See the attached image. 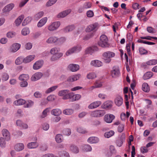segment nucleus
Masks as SVG:
<instances>
[{
    "mask_svg": "<svg viewBox=\"0 0 157 157\" xmlns=\"http://www.w3.org/2000/svg\"><path fill=\"white\" fill-rule=\"evenodd\" d=\"M68 90H63L59 91L58 94L60 97H63L64 98H80L81 96L79 94H74L73 92L70 93Z\"/></svg>",
    "mask_w": 157,
    "mask_h": 157,
    "instance_id": "nucleus-1",
    "label": "nucleus"
},
{
    "mask_svg": "<svg viewBox=\"0 0 157 157\" xmlns=\"http://www.w3.org/2000/svg\"><path fill=\"white\" fill-rule=\"evenodd\" d=\"M108 41L107 37L105 35H102L100 37L98 44L102 48L109 47V44Z\"/></svg>",
    "mask_w": 157,
    "mask_h": 157,
    "instance_id": "nucleus-2",
    "label": "nucleus"
},
{
    "mask_svg": "<svg viewBox=\"0 0 157 157\" xmlns=\"http://www.w3.org/2000/svg\"><path fill=\"white\" fill-rule=\"evenodd\" d=\"M115 55V53L112 52L108 51L104 52L102 54L104 62L106 63H109L111 60V58L114 57Z\"/></svg>",
    "mask_w": 157,
    "mask_h": 157,
    "instance_id": "nucleus-3",
    "label": "nucleus"
},
{
    "mask_svg": "<svg viewBox=\"0 0 157 157\" xmlns=\"http://www.w3.org/2000/svg\"><path fill=\"white\" fill-rule=\"evenodd\" d=\"M82 47L81 45L78 44L68 50L66 53V55L68 56L75 52H78L82 50Z\"/></svg>",
    "mask_w": 157,
    "mask_h": 157,
    "instance_id": "nucleus-4",
    "label": "nucleus"
},
{
    "mask_svg": "<svg viewBox=\"0 0 157 157\" xmlns=\"http://www.w3.org/2000/svg\"><path fill=\"white\" fill-rule=\"evenodd\" d=\"M105 113L104 110H96L91 112L90 115L93 117H98L103 116Z\"/></svg>",
    "mask_w": 157,
    "mask_h": 157,
    "instance_id": "nucleus-5",
    "label": "nucleus"
},
{
    "mask_svg": "<svg viewBox=\"0 0 157 157\" xmlns=\"http://www.w3.org/2000/svg\"><path fill=\"white\" fill-rule=\"evenodd\" d=\"M60 23L59 21L55 22L50 25L48 27V29L51 31H54L57 29L60 26Z\"/></svg>",
    "mask_w": 157,
    "mask_h": 157,
    "instance_id": "nucleus-6",
    "label": "nucleus"
},
{
    "mask_svg": "<svg viewBox=\"0 0 157 157\" xmlns=\"http://www.w3.org/2000/svg\"><path fill=\"white\" fill-rule=\"evenodd\" d=\"M2 132L3 138L6 140L8 141L10 139V135L8 130L6 129H2Z\"/></svg>",
    "mask_w": 157,
    "mask_h": 157,
    "instance_id": "nucleus-7",
    "label": "nucleus"
},
{
    "mask_svg": "<svg viewBox=\"0 0 157 157\" xmlns=\"http://www.w3.org/2000/svg\"><path fill=\"white\" fill-rule=\"evenodd\" d=\"M111 74L113 77L115 78L117 77L120 74L119 67H113L111 71Z\"/></svg>",
    "mask_w": 157,
    "mask_h": 157,
    "instance_id": "nucleus-8",
    "label": "nucleus"
},
{
    "mask_svg": "<svg viewBox=\"0 0 157 157\" xmlns=\"http://www.w3.org/2000/svg\"><path fill=\"white\" fill-rule=\"evenodd\" d=\"M21 45L20 44L15 43L11 46L10 48V51L11 52H15L17 51L20 48Z\"/></svg>",
    "mask_w": 157,
    "mask_h": 157,
    "instance_id": "nucleus-9",
    "label": "nucleus"
},
{
    "mask_svg": "<svg viewBox=\"0 0 157 157\" xmlns=\"http://www.w3.org/2000/svg\"><path fill=\"white\" fill-rule=\"evenodd\" d=\"M115 116L113 114H106L104 116V120L106 123H110L112 122Z\"/></svg>",
    "mask_w": 157,
    "mask_h": 157,
    "instance_id": "nucleus-10",
    "label": "nucleus"
},
{
    "mask_svg": "<svg viewBox=\"0 0 157 157\" xmlns=\"http://www.w3.org/2000/svg\"><path fill=\"white\" fill-rule=\"evenodd\" d=\"M125 138V135L122 134L116 141V143L117 146L119 147H121L124 141Z\"/></svg>",
    "mask_w": 157,
    "mask_h": 157,
    "instance_id": "nucleus-11",
    "label": "nucleus"
},
{
    "mask_svg": "<svg viewBox=\"0 0 157 157\" xmlns=\"http://www.w3.org/2000/svg\"><path fill=\"white\" fill-rule=\"evenodd\" d=\"M71 12V10L70 9L66 10L59 13L57 17L58 18L64 17L69 14Z\"/></svg>",
    "mask_w": 157,
    "mask_h": 157,
    "instance_id": "nucleus-12",
    "label": "nucleus"
},
{
    "mask_svg": "<svg viewBox=\"0 0 157 157\" xmlns=\"http://www.w3.org/2000/svg\"><path fill=\"white\" fill-rule=\"evenodd\" d=\"M97 27V25L96 24L90 25L87 27L86 31V32H90L91 31L94 32V31H95L96 30V29Z\"/></svg>",
    "mask_w": 157,
    "mask_h": 157,
    "instance_id": "nucleus-13",
    "label": "nucleus"
},
{
    "mask_svg": "<svg viewBox=\"0 0 157 157\" xmlns=\"http://www.w3.org/2000/svg\"><path fill=\"white\" fill-rule=\"evenodd\" d=\"M157 64V59H153L147 61L145 63H143V66L146 67L147 65L151 66L155 65Z\"/></svg>",
    "mask_w": 157,
    "mask_h": 157,
    "instance_id": "nucleus-14",
    "label": "nucleus"
},
{
    "mask_svg": "<svg viewBox=\"0 0 157 157\" xmlns=\"http://www.w3.org/2000/svg\"><path fill=\"white\" fill-rule=\"evenodd\" d=\"M58 38L55 36H52L49 37L46 40V42L48 44H57Z\"/></svg>",
    "mask_w": 157,
    "mask_h": 157,
    "instance_id": "nucleus-15",
    "label": "nucleus"
},
{
    "mask_svg": "<svg viewBox=\"0 0 157 157\" xmlns=\"http://www.w3.org/2000/svg\"><path fill=\"white\" fill-rule=\"evenodd\" d=\"M14 4L13 3H10L6 5L2 10L3 13H6L11 11L14 7Z\"/></svg>",
    "mask_w": 157,
    "mask_h": 157,
    "instance_id": "nucleus-16",
    "label": "nucleus"
},
{
    "mask_svg": "<svg viewBox=\"0 0 157 157\" xmlns=\"http://www.w3.org/2000/svg\"><path fill=\"white\" fill-rule=\"evenodd\" d=\"M101 101H98L94 102L91 103L88 106V108L89 109H93L96 108L99 106L101 104Z\"/></svg>",
    "mask_w": 157,
    "mask_h": 157,
    "instance_id": "nucleus-17",
    "label": "nucleus"
},
{
    "mask_svg": "<svg viewBox=\"0 0 157 157\" xmlns=\"http://www.w3.org/2000/svg\"><path fill=\"white\" fill-rule=\"evenodd\" d=\"M79 66L76 64H71L69 65L68 66V68L69 70L72 72L77 71L79 70Z\"/></svg>",
    "mask_w": 157,
    "mask_h": 157,
    "instance_id": "nucleus-18",
    "label": "nucleus"
},
{
    "mask_svg": "<svg viewBox=\"0 0 157 157\" xmlns=\"http://www.w3.org/2000/svg\"><path fill=\"white\" fill-rule=\"evenodd\" d=\"M80 75L78 74L69 77L67 81L69 82H72L78 80L80 77Z\"/></svg>",
    "mask_w": 157,
    "mask_h": 157,
    "instance_id": "nucleus-19",
    "label": "nucleus"
},
{
    "mask_svg": "<svg viewBox=\"0 0 157 157\" xmlns=\"http://www.w3.org/2000/svg\"><path fill=\"white\" fill-rule=\"evenodd\" d=\"M43 74L41 73L37 72L34 74L31 78L32 80L35 81L40 79L42 76Z\"/></svg>",
    "mask_w": 157,
    "mask_h": 157,
    "instance_id": "nucleus-20",
    "label": "nucleus"
},
{
    "mask_svg": "<svg viewBox=\"0 0 157 157\" xmlns=\"http://www.w3.org/2000/svg\"><path fill=\"white\" fill-rule=\"evenodd\" d=\"M43 61H38L36 62L33 65V68L34 70H38L43 65Z\"/></svg>",
    "mask_w": 157,
    "mask_h": 157,
    "instance_id": "nucleus-21",
    "label": "nucleus"
},
{
    "mask_svg": "<svg viewBox=\"0 0 157 157\" xmlns=\"http://www.w3.org/2000/svg\"><path fill=\"white\" fill-rule=\"evenodd\" d=\"M48 20V18L47 17H44L41 20H40L37 23V26L38 27H41L44 25L46 23Z\"/></svg>",
    "mask_w": 157,
    "mask_h": 157,
    "instance_id": "nucleus-22",
    "label": "nucleus"
},
{
    "mask_svg": "<svg viewBox=\"0 0 157 157\" xmlns=\"http://www.w3.org/2000/svg\"><path fill=\"white\" fill-rule=\"evenodd\" d=\"M91 65L96 67H99L102 66V63L100 61L98 60H95L92 61L90 63Z\"/></svg>",
    "mask_w": 157,
    "mask_h": 157,
    "instance_id": "nucleus-23",
    "label": "nucleus"
},
{
    "mask_svg": "<svg viewBox=\"0 0 157 157\" xmlns=\"http://www.w3.org/2000/svg\"><path fill=\"white\" fill-rule=\"evenodd\" d=\"M63 55V54L62 53H56V54L53 55L51 58V61H54L58 59L59 58L61 57Z\"/></svg>",
    "mask_w": 157,
    "mask_h": 157,
    "instance_id": "nucleus-24",
    "label": "nucleus"
},
{
    "mask_svg": "<svg viewBox=\"0 0 157 157\" xmlns=\"http://www.w3.org/2000/svg\"><path fill=\"white\" fill-rule=\"evenodd\" d=\"M99 141L98 138L96 137H90L87 140V141L91 144L97 143Z\"/></svg>",
    "mask_w": 157,
    "mask_h": 157,
    "instance_id": "nucleus-25",
    "label": "nucleus"
},
{
    "mask_svg": "<svg viewBox=\"0 0 157 157\" xmlns=\"http://www.w3.org/2000/svg\"><path fill=\"white\" fill-rule=\"evenodd\" d=\"M35 57V55L29 56L24 59L23 62L25 63H27L33 60Z\"/></svg>",
    "mask_w": 157,
    "mask_h": 157,
    "instance_id": "nucleus-26",
    "label": "nucleus"
},
{
    "mask_svg": "<svg viewBox=\"0 0 157 157\" xmlns=\"http://www.w3.org/2000/svg\"><path fill=\"white\" fill-rule=\"evenodd\" d=\"M70 151L74 153H77L79 152V149L78 147L74 145H71L70 147Z\"/></svg>",
    "mask_w": 157,
    "mask_h": 157,
    "instance_id": "nucleus-27",
    "label": "nucleus"
},
{
    "mask_svg": "<svg viewBox=\"0 0 157 157\" xmlns=\"http://www.w3.org/2000/svg\"><path fill=\"white\" fill-rule=\"evenodd\" d=\"M24 148V146L23 144L19 143L17 144L15 146V149L17 151H20L23 150Z\"/></svg>",
    "mask_w": 157,
    "mask_h": 157,
    "instance_id": "nucleus-28",
    "label": "nucleus"
},
{
    "mask_svg": "<svg viewBox=\"0 0 157 157\" xmlns=\"http://www.w3.org/2000/svg\"><path fill=\"white\" fill-rule=\"evenodd\" d=\"M51 113L52 115L55 116H58L61 113L62 111L59 109H57L52 110Z\"/></svg>",
    "mask_w": 157,
    "mask_h": 157,
    "instance_id": "nucleus-29",
    "label": "nucleus"
},
{
    "mask_svg": "<svg viewBox=\"0 0 157 157\" xmlns=\"http://www.w3.org/2000/svg\"><path fill=\"white\" fill-rule=\"evenodd\" d=\"M58 154L60 157H70V156L69 153L64 151H59Z\"/></svg>",
    "mask_w": 157,
    "mask_h": 157,
    "instance_id": "nucleus-30",
    "label": "nucleus"
},
{
    "mask_svg": "<svg viewBox=\"0 0 157 157\" xmlns=\"http://www.w3.org/2000/svg\"><path fill=\"white\" fill-rule=\"evenodd\" d=\"M26 101L23 99H19L14 102V104L16 105H21L25 103Z\"/></svg>",
    "mask_w": 157,
    "mask_h": 157,
    "instance_id": "nucleus-31",
    "label": "nucleus"
},
{
    "mask_svg": "<svg viewBox=\"0 0 157 157\" xmlns=\"http://www.w3.org/2000/svg\"><path fill=\"white\" fill-rule=\"evenodd\" d=\"M38 144L36 142H31L27 144V147L29 148H35L38 147Z\"/></svg>",
    "mask_w": 157,
    "mask_h": 157,
    "instance_id": "nucleus-32",
    "label": "nucleus"
},
{
    "mask_svg": "<svg viewBox=\"0 0 157 157\" xmlns=\"http://www.w3.org/2000/svg\"><path fill=\"white\" fill-rule=\"evenodd\" d=\"M55 140L57 143H60L63 141V136L60 134H58L56 136Z\"/></svg>",
    "mask_w": 157,
    "mask_h": 157,
    "instance_id": "nucleus-33",
    "label": "nucleus"
},
{
    "mask_svg": "<svg viewBox=\"0 0 157 157\" xmlns=\"http://www.w3.org/2000/svg\"><path fill=\"white\" fill-rule=\"evenodd\" d=\"M152 75L153 73L152 72H148L144 74L143 78L144 80H146L150 78Z\"/></svg>",
    "mask_w": 157,
    "mask_h": 157,
    "instance_id": "nucleus-34",
    "label": "nucleus"
},
{
    "mask_svg": "<svg viewBox=\"0 0 157 157\" xmlns=\"http://www.w3.org/2000/svg\"><path fill=\"white\" fill-rule=\"evenodd\" d=\"M19 79L22 81H27L29 79V77L27 74H22L20 75Z\"/></svg>",
    "mask_w": 157,
    "mask_h": 157,
    "instance_id": "nucleus-35",
    "label": "nucleus"
},
{
    "mask_svg": "<svg viewBox=\"0 0 157 157\" xmlns=\"http://www.w3.org/2000/svg\"><path fill=\"white\" fill-rule=\"evenodd\" d=\"M114 133L115 132L113 131L110 130L109 132H105L104 136L105 138H109L113 136Z\"/></svg>",
    "mask_w": 157,
    "mask_h": 157,
    "instance_id": "nucleus-36",
    "label": "nucleus"
},
{
    "mask_svg": "<svg viewBox=\"0 0 157 157\" xmlns=\"http://www.w3.org/2000/svg\"><path fill=\"white\" fill-rule=\"evenodd\" d=\"M142 89L145 92H148L150 90V88L148 84L146 83H144L142 86Z\"/></svg>",
    "mask_w": 157,
    "mask_h": 157,
    "instance_id": "nucleus-37",
    "label": "nucleus"
},
{
    "mask_svg": "<svg viewBox=\"0 0 157 157\" xmlns=\"http://www.w3.org/2000/svg\"><path fill=\"white\" fill-rule=\"evenodd\" d=\"M24 17L23 15H21L19 16L18 18L16 20L15 22L17 26H18L20 24Z\"/></svg>",
    "mask_w": 157,
    "mask_h": 157,
    "instance_id": "nucleus-38",
    "label": "nucleus"
},
{
    "mask_svg": "<svg viewBox=\"0 0 157 157\" xmlns=\"http://www.w3.org/2000/svg\"><path fill=\"white\" fill-rule=\"evenodd\" d=\"M82 149L86 151H90L92 150V148L90 145L86 144L82 146Z\"/></svg>",
    "mask_w": 157,
    "mask_h": 157,
    "instance_id": "nucleus-39",
    "label": "nucleus"
},
{
    "mask_svg": "<svg viewBox=\"0 0 157 157\" xmlns=\"http://www.w3.org/2000/svg\"><path fill=\"white\" fill-rule=\"evenodd\" d=\"M58 87V86L57 85L52 86L48 88L45 91V93L46 94H48L53 92Z\"/></svg>",
    "mask_w": 157,
    "mask_h": 157,
    "instance_id": "nucleus-40",
    "label": "nucleus"
},
{
    "mask_svg": "<svg viewBox=\"0 0 157 157\" xmlns=\"http://www.w3.org/2000/svg\"><path fill=\"white\" fill-rule=\"evenodd\" d=\"M32 20V17H26L24 21L22 23V25L25 26L28 24L30 23Z\"/></svg>",
    "mask_w": 157,
    "mask_h": 157,
    "instance_id": "nucleus-41",
    "label": "nucleus"
},
{
    "mask_svg": "<svg viewBox=\"0 0 157 157\" xmlns=\"http://www.w3.org/2000/svg\"><path fill=\"white\" fill-rule=\"evenodd\" d=\"M94 35V32H92L88 33L86 35L83 37V40H87L93 36Z\"/></svg>",
    "mask_w": 157,
    "mask_h": 157,
    "instance_id": "nucleus-42",
    "label": "nucleus"
},
{
    "mask_svg": "<svg viewBox=\"0 0 157 157\" xmlns=\"http://www.w3.org/2000/svg\"><path fill=\"white\" fill-rule=\"evenodd\" d=\"M44 13L40 11L35 14L34 16V18L36 20H38L41 17L44 15Z\"/></svg>",
    "mask_w": 157,
    "mask_h": 157,
    "instance_id": "nucleus-43",
    "label": "nucleus"
},
{
    "mask_svg": "<svg viewBox=\"0 0 157 157\" xmlns=\"http://www.w3.org/2000/svg\"><path fill=\"white\" fill-rule=\"evenodd\" d=\"M74 113V110L72 109H67L64 110L63 113L66 115H70Z\"/></svg>",
    "mask_w": 157,
    "mask_h": 157,
    "instance_id": "nucleus-44",
    "label": "nucleus"
},
{
    "mask_svg": "<svg viewBox=\"0 0 157 157\" xmlns=\"http://www.w3.org/2000/svg\"><path fill=\"white\" fill-rule=\"evenodd\" d=\"M49 111V108H47L45 109L42 112V114L40 116L41 118H44L47 115V113Z\"/></svg>",
    "mask_w": 157,
    "mask_h": 157,
    "instance_id": "nucleus-45",
    "label": "nucleus"
},
{
    "mask_svg": "<svg viewBox=\"0 0 157 157\" xmlns=\"http://www.w3.org/2000/svg\"><path fill=\"white\" fill-rule=\"evenodd\" d=\"M96 77V74L94 72L90 73L87 75V78L88 79H93Z\"/></svg>",
    "mask_w": 157,
    "mask_h": 157,
    "instance_id": "nucleus-46",
    "label": "nucleus"
},
{
    "mask_svg": "<svg viewBox=\"0 0 157 157\" xmlns=\"http://www.w3.org/2000/svg\"><path fill=\"white\" fill-rule=\"evenodd\" d=\"M74 28V26L73 25L67 26L64 28V31L65 33L68 32L72 31Z\"/></svg>",
    "mask_w": 157,
    "mask_h": 157,
    "instance_id": "nucleus-47",
    "label": "nucleus"
},
{
    "mask_svg": "<svg viewBox=\"0 0 157 157\" xmlns=\"http://www.w3.org/2000/svg\"><path fill=\"white\" fill-rule=\"evenodd\" d=\"M66 40V38L64 37L58 38L57 44H61L63 43Z\"/></svg>",
    "mask_w": 157,
    "mask_h": 157,
    "instance_id": "nucleus-48",
    "label": "nucleus"
},
{
    "mask_svg": "<svg viewBox=\"0 0 157 157\" xmlns=\"http://www.w3.org/2000/svg\"><path fill=\"white\" fill-rule=\"evenodd\" d=\"M91 6V3L90 2H87L84 3L83 6V8L85 9H88L90 8Z\"/></svg>",
    "mask_w": 157,
    "mask_h": 157,
    "instance_id": "nucleus-49",
    "label": "nucleus"
},
{
    "mask_svg": "<svg viewBox=\"0 0 157 157\" xmlns=\"http://www.w3.org/2000/svg\"><path fill=\"white\" fill-rule=\"evenodd\" d=\"M24 59L22 57H18L15 60V63L17 65H20L23 62Z\"/></svg>",
    "mask_w": 157,
    "mask_h": 157,
    "instance_id": "nucleus-50",
    "label": "nucleus"
},
{
    "mask_svg": "<svg viewBox=\"0 0 157 157\" xmlns=\"http://www.w3.org/2000/svg\"><path fill=\"white\" fill-rule=\"evenodd\" d=\"M123 102V99H115V103L118 106L121 105Z\"/></svg>",
    "mask_w": 157,
    "mask_h": 157,
    "instance_id": "nucleus-51",
    "label": "nucleus"
},
{
    "mask_svg": "<svg viewBox=\"0 0 157 157\" xmlns=\"http://www.w3.org/2000/svg\"><path fill=\"white\" fill-rule=\"evenodd\" d=\"M77 131L79 133L82 134H85L87 133V131L82 127L78 128Z\"/></svg>",
    "mask_w": 157,
    "mask_h": 157,
    "instance_id": "nucleus-52",
    "label": "nucleus"
},
{
    "mask_svg": "<svg viewBox=\"0 0 157 157\" xmlns=\"http://www.w3.org/2000/svg\"><path fill=\"white\" fill-rule=\"evenodd\" d=\"M57 0H49L46 3V6H50L54 4Z\"/></svg>",
    "mask_w": 157,
    "mask_h": 157,
    "instance_id": "nucleus-53",
    "label": "nucleus"
},
{
    "mask_svg": "<svg viewBox=\"0 0 157 157\" xmlns=\"http://www.w3.org/2000/svg\"><path fill=\"white\" fill-rule=\"evenodd\" d=\"M30 32L28 28H25L23 29L21 31V33L22 35L26 36L29 34Z\"/></svg>",
    "mask_w": 157,
    "mask_h": 157,
    "instance_id": "nucleus-54",
    "label": "nucleus"
},
{
    "mask_svg": "<svg viewBox=\"0 0 157 157\" xmlns=\"http://www.w3.org/2000/svg\"><path fill=\"white\" fill-rule=\"evenodd\" d=\"M5 139L2 137L0 138V145L2 147H4L6 146V143Z\"/></svg>",
    "mask_w": 157,
    "mask_h": 157,
    "instance_id": "nucleus-55",
    "label": "nucleus"
},
{
    "mask_svg": "<svg viewBox=\"0 0 157 157\" xmlns=\"http://www.w3.org/2000/svg\"><path fill=\"white\" fill-rule=\"evenodd\" d=\"M16 35V33L13 32H9L7 33L6 36L8 38H12L14 37Z\"/></svg>",
    "mask_w": 157,
    "mask_h": 157,
    "instance_id": "nucleus-56",
    "label": "nucleus"
},
{
    "mask_svg": "<svg viewBox=\"0 0 157 157\" xmlns=\"http://www.w3.org/2000/svg\"><path fill=\"white\" fill-rule=\"evenodd\" d=\"M63 134L65 135L69 136L71 133V130L68 128H66L64 129L63 131Z\"/></svg>",
    "mask_w": 157,
    "mask_h": 157,
    "instance_id": "nucleus-57",
    "label": "nucleus"
},
{
    "mask_svg": "<svg viewBox=\"0 0 157 157\" xmlns=\"http://www.w3.org/2000/svg\"><path fill=\"white\" fill-rule=\"evenodd\" d=\"M86 15L88 17H92L94 16V13L92 11L89 10L87 12Z\"/></svg>",
    "mask_w": 157,
    "mask_h": 157,
    "instance_id": "nucleus-58",
    "label": "nucleus"
},
{
    "mask_svg": "<svg viewBox=\"0 0 157 157\" xmlns=\"http://www.w3.org/2000/svg\"><path fill=\"white\" fill-rule=\"evenodd\" d=\"M58 52V50L56 48H52L50 51L51 53L53 55L56 54Z\"/></svg>",
    "mask_w": 157,
    "mask_h": 157,
    "instance_id": "nucleus-59",
    "label": "nucleus"
},
{
    "mask_svg": "<svg viewBox=\"0 0 157 157\" xmlns=\"http://www.w3.org/2000/svg\"><path fill=\"white\" fill-rule=\"evenodd\" d=\"M9 78L8 75L6 73H3L2 76V79L3 80L6 81L8 80Z\"/></svg>",
    "mask_w": 157,
    "mask_h": 157,
    "instance_id": "nucleus-60",
    "label": "nucleus"
},
{
    "mask_svg": "<svg viewBox=\"0 0 157 157\" xmlns=\"http://www.w3.org/2000/svg\"><path fill=\"white\" fill-rule=\"evenodd\" d=\"M139 52L141 55L146 54H147V51L143 48H139Z\"/></svg>",
    "mask_w": 157,
    "mask_h": 157,
    "instance_id": "nucleus-61",
    "label": "nucleus"
},
{
    "mask_svg": "<svg viewBox=\"0 0 157 157\" xmlns=\"http://www.w3.org/2000/svg\"><path fill=\"white\" fill-rule=\"evenodd\" d=\"M28 84L27 81H22L20 83V86L23 87H26L28 85Z\"/></svg>",
    "mask_w": 157,
    "mask_h": 157,
    "instance_id": "nucleus-62",
    "label": "nucleus"
},
{
    "mask_svg": "<svg viewBox=\"0 0 157 157\" xmlns=\"http://www.w3.org/2000/svg\"><path fill=\"white\" fill-rule=\"evenodd\" d=\"M34 95L35 98H38L41 97L42 95L40 92L36 91L34 93Z\"/></svg>",
    "mask_w": 157,
    "mask_h": 157,
    "instance_id": "nucleus-63",
    "label": "nucleus"
},
{
    "mask_svg": "<svg viewBox=\"0 0 157 157\" xmlns=\"http://www.w3.org/2000/svg\"><path fill=\"white\" fill-rule=\"evenodd\" d=\"M47 146L46 144H42L41 145L40 147V150L42 151L47 150Z\"/></svg>",
    "mask_w": 157,
    "mask_h": 157,
    "instance_id": "nucleus-64",
    "label": "nucleus"
}]
</instances>
